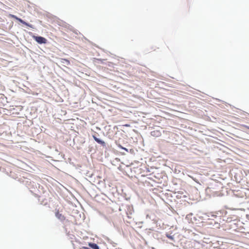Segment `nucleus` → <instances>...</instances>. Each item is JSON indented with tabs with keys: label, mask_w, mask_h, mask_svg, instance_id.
Instances as JSON below:
<instances>
[{
	"label": "nucleus",
	"mask_w": 249,
	"mask_h": 249,
	"mask_svg": "<svg viewBox=\"0 0 249 249\" xmlns=\"http://www.w3.org/2000/svg\"><path fill=\"white\" fill-rule=\"evenodd\" d=\"M166 236L170 239L172 240H174V236L173 235H171V234H169V233H167L166 234Z\"/></svg>",
	"instance_id": "nucleus-8"
},
{
	"label": "nucleus",
	"mask_w": 249,
	"mask_h": 249,
	"mask_svg": "<svg viewBox=\"0 0 249 249\" xmlns=\"http://www.w3.org/2000/svg\"><path fill=\"white\" fill-rule=\"evenodd\" d=\"M124 126H126V127H129V126H130V125L128 124H126L124 125Z\"/></svg>",
	"instance_id": "nucleus-9"
},
{
	"label": "nucleus",
	"mask_w": 249,
	"mask_h": 249,
	"mask_svg": "<svg viewBox=\"0 0 249 249\" xmlns=\"http://www.w3.org/2000/svg\"><path fill=\"white\" fill-rule=\"evenodd\" d=\"M33 38L39 44H45L47 42V39L42 36H33Z\"/></svg>",
	"instance_id": "nucleus-1"
},
{
	"label": "nucleus",
	"mask_w": 249,
	"mask_h": 249,
	"mask_svg": "<svg viewBox=\"0 0 249 249\" xmlns=\"http://www.w3.org/2000/svg\"><path fill=\"white\" fill-rule=\"evenodd\" d=\"M84 248L85 249H89V248H88V247H84Z\"/></svg>",
	"instance_id": "nucleus-10"
},
{
	"label": "nucleus",
	"mask_w": 249,
	"mask_h": 249,
	"mask_svg": "<svg viewBox=\"0 0 249 249\" xmlns=\"http://www.w3.org/2000/svg\"><path fill=\"white\" fill-rule=\"evenodd\" d=\"M151 135L155 137H159L161 136V133L160 130H155L151 132Z\"/></svg>",
	"instance_id": "nucleus-3"
},
{
	"label": "nucleus",
	"mask_w": 249,
	"mask_h": 249,
	"mask_svg": "<svg viewBox=\"0 0 249 249\" xmlns=\"http://www.w3.org/2000/svg\"><path fill=\"white\" fill-rule=\"evenodd\" d=\"M92 137L93 138L94 140L98 143L101 144L103 146L106 145V143L105 142L97 138L95 135H93Z\"/></svg>",
	"instance_id": "nucleus-5"
},
{
	"label": "nucleus",
	"mask_w": 249,
	"mask_h": 249,
	"mask_svg": "<svg viewBox=\"0 0 249 249\" xmlns=\"http://www.w3.org/2000/svg\"><path fill=\"white\" fill-rule=\"evenodd\" d=\"M11 17L13 18H15L16 19V20L19 21L20 22L22 23V24L26 25V26H28L29 27H30V28H33V25H31V24H28V23L26 22L25 21H23L22 19H21V18L17 17V16H15V15H11Z\"/></svg>",
	"instance_id": "nucleus-2"
},
{
	"label": "nucleus",
	"mask_w": 249,
	"mask_h": 249,
	"mask_svg": "<svg viewBox=\"0 0 249 249\" xmlns=\"http://www.w3.org/2000/svg\"><path fill=\"white\" fill-rule=\"evenodd\" d=\"M55 216L61 221H63L65 219V217L62 214L60 213L58 210L55 213Z\"/></svg>",
	"instance_id": "nucleus-4"
},
{
	"label": "nucleus",
	"mask_w": 249,
	"mask_h": 249,
	"mask_svg": "<svg viewBox=\"0 0 249 249\" xmlns=\"http://www.w3.org/2000/svg\"><path fill=\"white\" fill-rule=\"evenodd\" d=\"M61 62L64 64H66L67 65H69L70 64V61L66 59H61Z\"/></svg>",
	"instance_id": "nucleus-7"
},
{
	"label": "nucleus",
	"mask_w": 249,
	"mask_h": 249,
	"mask_svg": "<svg viewBox=\"0 0 249 249\" xmlns=\"http://www.w3.org/2000/svg\"><path fill=\"white\" fill-rule=\"evenodd\" d=\"M89 246L93 249H99V247L95 243H89Z\"/></svg>",
	"instance_id": "nucleus-6"
}]
</instances>
